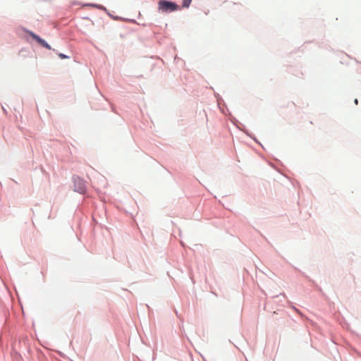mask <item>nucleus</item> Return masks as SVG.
Segmentation results:
<instances>
[{"instance_id": "1", "label": "nucleus", "mask_w": 361, "mask_h": 361, "mask_svg": "<svg viewBox=\"0 0 361 361\" xmlns=\"http://www.w3.org/2000/svg\"><path fill=\"white\" fill-rule=\"evenodd\" d=\"M178 6L172 1L161 0L159 2V9L164 13H171L178 10Z\"/></svg>"}, {"instance_id": "2", "label": "nucleus", "mask_w": 361, "mask_h": 361, "mask_svg": "<svg viewBox=\"0 0 361 361\" xmlns=\"http://www.w3.org/2000/svg\"><path fill=\"white\" fill-rule=\"evenodd\" d=\"M30 35L34 39H35L41 46H42L43 47L47 49H51V46L47 44L45 40L42 39L41 37H39L38 35H37L36 34L32 32H29Z\"/></svg>"}, {"instance_id": "3", "label": "nucleus", "mask_w": 361, "mask_h": 361, "mask_svg": "<svg viewBox=\"0 0 361 361\" xmlns=\"http://www.w3.org/2000/svg\"><path fill=\"white\" fill-rule=\"evenodd\" d=\"M191 1L192 0H183V6L188 8L190 6Z\"/></svg>"}, {"instance_id": "4", "label": "nucleus", "mask_w": 361, "mask_h": 361, "mask_svg": "<svg viewBox=\"0 0 361 361\" xmlns=\"http://www.w3.org/2000/svg\"><path fill=\"white\" fill-rule=\"evenodd\" d=\"M59 56L61 59H68V56H67L66 55H65L63 54H59Z\"/></svg>"}, {"instance_id": "5", "label": "nucleus", "mask_w": 361, "mask_h": 361, "mask_svg": "<svg viewBox=\"0 0 361 361\" xmlns=\"http://www.w3.org/2000/svg\"><path fill=\"white\" fill-rule=\"evenodd\" d=\"M293 310H294L296 312H298V314H301L299 310H298V309H297V308H295V307H293Z\"/></svg>"}]
</instances>
